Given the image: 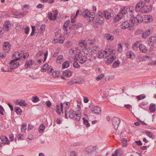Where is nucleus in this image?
<instances>
[{
	"label": "nucleus",
	"instance_id": "nucleus-1",
	"mask_svg": "<svg viewBox=\"0 0 156 156\" xmlns=\"http://www.w3.org/2000/svg\"><path fill=\"white\" fill-rule=\"evenodd\" d=\"M115 53V51L111 49H109L107 51H100L98 52V57L100 58H108L106 61V63L108 65L112 63L116 58Z\"/></svg>",
	"mask_w": 156,
	"mask_h": 156
},
{
	"label": "nucleus",
	"instance_id": "nucleus-2",
	"mask_svg": "<svg viewBox=\"0 0 156 156\" xmlns=\"http://www.w3.org/2000/svg\"><path fill=\"white\" fill-rule=\"evenodd\" d=\"M146 3L142 1L139 2L136 5V11L140 12L143 13H145L149 12L151 9L149 8V5H146Z\"/></svg>",
	"mask_w": 156,
	"mask_h": 156
},
{
	"label": "nucleus",
	"instance_id": "nucleus-3",
	"mask_svg": "<svg viewBox=\"0 0 156 156\" xmlns=\"http://www.w3.org/2000/svg\"><path fill=\"white\" fill-rule=\"evenodd\" d=\"M67 112V110H66L65 112V117L66 118L69 117L71 119H75L77 121L80 120L81 115L80 113H78L76 111L73 110H70L68 113Z\"/></svg>",
	"mask_w": 156,
	"mask_h": 156
},
{
	"label": "nucleus",
	"instance_id": "nucleus-4",
	"mask_svg": "<svg viewBox=\"0 0 156 156\" xmlns=\"http://www.w3.org/2000/svg\"><path fill=\"white\" fill-rule=\"evenodd\" d=\"M134 22L133 19L131 18L129 20H127L122 22L121 25V27L122 29L128 28L129 30H131L134 26Z\"/></svg>",
	"mask_w": 156,
	"mask_h": 156
},
{
	"label": "nucleus",
	"instance_id": "nucleus-5",
	"mask_svg": "<svg viewBox=\"0 0 156 156\" xmlns=\"http://www.w3.org/2000/svg\"><path fill=\"white\" fill-rule=\"evenodd\" d=\"M81 12L84 18L87 17L90 19L89 20V22H93L95 17L94 12H90V11L88 10H85L83 12Z\"/></svg>",
	"mask_w": 156,
	"mask_h": 156
},
{
	"label": "nucleus",
	"instance_id": "nucleus-6",
	"mask_svg": "<svg viewBox=\"0 0 156 156\" xmlns=\"http://www.w3.org/2000/svg\"><path fill=\"white\" fill-rule=\"evenodd\" d=\"M74 60L78 61L79 63L83 64L85 63L87 60L86 56L83 55L81 54H75L74 56Z\"/></svg>",
	"mask_w": 156,
	"mask_h": 156
},
{
	"label": "nucleus",
	"instance_id": "nucleus-7",
	"mask_svg": "<svg viewBox=\"0 0 156 156\" xmlns=\"http://www.w3.org/2000/svg\"><path fill=\"white\" fill-rule=\"evenodd\" d=\"M131 18L133 19L134 23H136L138 24L143 21V16L140 14H137L135 17L134 16H132Z\"/></svg>",
	"mask_w": 156,
	"mask_h": 156
},
{
	"label": "nucleus",
	"instance_id": "nucleus-8",
	"mask_svg": "<svg viewBox=\"0 0 156 156\" xmlns=\"http://www.w3.org/2000/svg\"><path fill=\"white\" fill-rule=\"evenodd\" d=\"M20 58V57L16 58L15 59L12 60L10 62V64L11 65L10 66V68H9L10 70H11L12 69H15L19 66V62H15L16 61L18 60Z\"/></svg>",
	"mask_w": 156,
	"mask_h": 156
},
{
	"label": "nucleus",
	"instance_id": "nucleus-9",
	"mask_svg": "<svg viewBox=\"0 0 156 156\" xmlns=\"http://www.w3.org/2000/svg\"><path fill=\"white\" fill-rule=\"evenodd\" d=\"M9 24V21L8 22H6L4 23L3 27H0V37H2V34L3 33L4 31H8Z\"/></svg>",
	"mask_w": 156,
	"mask_h": 156
},
{
	"label": "nucleus",
	"instance_id": "nucleus-10",
	"mask_svg": "<svg viewBox=\"0 0 156 156\" xmlns=\"http://www.w3.org/2000/svg\"><path fill=\"white\" fill-rule=\"evenodd\" d=\"M52 12L54 14L53 17H52L53 15L52 13L51 12L48 13V18L51 20H54L56 19L57 16L58 14V12L56 10L52 11Z\"/></svg>",
	"mask_w": 156,
	"mask_h": 156
},
{
	"label": "nucleus",
	"instance_id": "nucleus-11",
	"mask_svg": "<svg viewBox=\"0 0 156 156\" xmlns=\"http://www.w3.org/2000/svg\"><path fill=\"white\" fill-rule=\"evenodd\" d=\"M112 124L115 129L117 130L120 122L119 119L116 117H114L112 120Z\"/></svg>",
	"mask_w": 156,
	"mask_h": 156
},
{
	"label": "nucleus",
	"instance_id": "nucleus-12",
	"mask_svg": "<svg viewBox=\"0 0 156 156\" xmlns=\"http://www.w3.org/2000/svg\"><path fill=\"white\" fill-rule=\"evenodd\" d=\"M63 104L62 103H61L60 104L58 103H57L56 104V111L57 112L59 115H60L61 113V112L60 111V109H61V111L62 112V113H63Z\"/></svg>",
	"mask_w": 156,
	"mask_h": 156
},
{
	"label": "nucleus",
	"instance_id": "nucleus-13",
	"mask_svg": "<svg viewBox=\"0 0 156 156\" xmlns=\"http://www.w3.org/2000/svg\"><path fill=\"white\" fill-rule=\"evenodd\" d=\"M69 23L70 20H67L66 21L63 25V29L65 31L64 32L65 34H68L70 32V31L69 30H68V27L69 24Z\"/></svg>",
	"mask_w": 156,
	"mask_h": 156
},
{
	"label": "nucleus",
	"instance_id": "nucleus-14",
	"mask_svg": "<svg viewBox=\"0 0 156 156\" xmlns=\"http://www.w3.org/2000/svg\"><path fill=\"white\" fill-rule=\"evenodd\" d=\"M11 46L8 42H5L3 46V50L5 51L6 52H8L9 51Z\"/></svg>",
	"mask_w": 156,
	"mask_h": 156
},
{
	"label": "nucleus",
	"instance_id": "nucleus-15",
	"mask_svg": "<svg viewBox=\"0 0 156 156\" xmlns=\"http://www.w3.org/2000/svg\"><path fill=\"white\" fill-rule=\"evenodd\" d=\"M126 55L127 57L131 60L133 59L135 57V55L134 53L132 51H129L126 52Z\"/></svg>",
	"mask_w": 156,
	"mask_h": 156
},
{
	"label": "nucleus",
	"instance_id": "nucleus-16",
	"mask_svg": "<svg viewBox=\"0 0 156 156\" xmlns=\"http://www.w3.org/2000/svg\"><path fill=\"white\" fill-rule=\"evenodd\" d=\"M139 49L141 53H145L147 51V47L142 44L139 45Z\"/></svg>",
	"mask_w": 156,
	"mask_h": 156
},
{
	"label": "nucleus",
	"instance_id": "nucleus-17",
	"mask_svg": "<svg viewBox=\"0 0 156 156\" xmlns=\"http://www.w3.org/2000/svg\"><path fill=\"white\" fill-rule=\"evenodd\" d=\"M91 111L95 114H99L101 112V109L100 107L98 106H94L92 108Z\"/></svg>",
	"mask_w": 156,
	"mask_h": 156
},
{
	"label": "nucleus",
	"instance_id": "nucleus-18",
	"mask_svg": "<svg viewBox=\"0 0 156 156\" xmlns=\"http://www.w3.org/2000/svg\"><path fill=\"white\" fill-rule=\"evenodd\" d=\"M104 21V18L103 16H101V15L98 16L95 20V22L97 23H99L102 25L103 24Z\"/></svg>",
	"mask_w": 156,
	"mask_h": 156
},
{
	"label": "nucleus",
	"instance_id": "nucleus-19",
	"mask_svg": "<svg viewBox=\"0 0 156 156\" xmlns=\"http://www.w3.org/2000/svg\"><path fill=\"white\" fill-rule=\"evenodd\" d=\"M140 41H138L134 43L133 45L132 48L133 50L137 51L139 48V45L140 44Z\"/></svg>",
	"mask_w": 156,
	"mask_h": 156
},
{
	"label": "nucleus",
	"instance_id": "nucleus-20",
	"mask_svg": "<svg viewBox=\"0 0 156 156\" xmlns=\"http://www.w3.org/2000/svg\"><path fill=\"white\" fill-rule=\"evenodd\" d=\"M64 40L65 38L64 37L60 36L58 39H55L54 42L55 43L58 42L59 43L62 44L63 43Z\"/></svg>",
	"mask_w": 156,
	"mask_h": 156
},
{
	"label": "nucleus",
	"instance_id": "nucleus-21",
	"mask_svg": "<svg viewBox=\"0 0 156 156\" xmlns=\"http://www.w3.org/2000/svg\"><path fill=\"white\" fill-rule=\"evenodd\" d=\"M79 45L82 48H86L87 46L86 41L84 40H80L79 43Z\"/></svg>",
	"mask_w": 156,
	"mask_h": 156
},
{
	"label": "nucleus",
	"instance_id": "nucleus-22",
	"mask_svg": "<svg viewBox=\"0 0 156 156\" xmlns=\"http://www.w3.org/2000/svg\"><path fill=\"white\" fill-rule=\"evenodd\" d=\"M72 72L69 69H67L66 71L63 72V76L66 77L70 76L72 74Z\"/></svg>",
	"mask_w": 156,
	"mask_h": 156
},
{
	"label": "nucleus",
	"instance_id": "nucleus-23",
	"mask_svg": "<svg viewBox=\"0 0 156 156\" xmlns=\"http://www.w3.org/2000/svg\"><path fill=\"white\" fill-rule=\"evenodd\" d=\"M105 37L108 41H111L114 39V36L108 34H107L105 35Z\"/></svg>",
	"mask_w": 156,
	"mask_h": 156
},
{
	"label": "nucleus",
	"instance_id": "nucleus-24",
	"mask_svg": "<svg viewBox=\"0 0 156 156\" xmlns=\"http://www.w3.org/2000/svg\"><path fill=\"white\" fill-rule=\"evenodd\" d=\"M82 25L80 24H73L72 26H69V30H71L72 29H74L75 28L77 29L79 27H81Z\"/></svg>",
	"mask_w": 156,
	"mask_h": 156
},
{
	"label": "nucleus",
	"instance_id": "nucleus-25",
	"mask_svg": "<svg viewBox=\"0 0 156 156\" xmlns=\"http://www.w3.org/2000/svg\"><path fill=\"white\" fill-rule=\"evenodd\" d=\"M151 33V32L150 30H146L142 34V37L143 38H146Z\"/></svg>",
	"mask_w": 156,
	"mask_h": 156
},
{
	"label": "nucleus",
	"instance_id": "nucleus-26",
	"mask_svg": "<svg viewBox=\"0 0 156 156\" xmlns=\"http://www.w3.org/2000/svg\"><path fill=\"white\" fill-rule=\"evenodd\" d=\"M64 60L63 56L62 55H59L58 56L56 60V62L58 63L61 64L62 62H63Z\"/></svg>",
	"mask_w": 156,
	"mask_h": 156
},
{
	"label": "nucleus",
	"instance_id": "nucleus-27",
	"mask_svg": "<svg viewBox=\"0 0 156 156\" xmlns=\"http://www.w3.org/2000/svg\"><path fill=\"white\" fill-rule=\"evenodd\" d=\"M121 144L123 147H126L127 145V140L125 138H123L121 139Z\"/></svg>",
	"mask_w": 156,
	"mask_h": 156
},
{
	"label": "nucleus",
	"instance_id": "nucleus-28",
	"mask_svg": "<svg viewBox=\"0 0 156 156\" xmlns=\"http://www.w3.org/2000/svg\"><path fill=\"white\" fill-rule=\"evenodd\" d=\"M143 59L140 60V61H144L147 60L149 61H151L152 58L150 56L148 55H144L143 56Z\"/></svg>",
	"mask_w": 156,
	"mask_h": 156
},
{
	"label": "nucleus",
	"instance_id": "nucleus-29",
	"mask_svg": "<svg viewBox=\"0 0 156 156\" xmlns=\"http://www.w3.org/2000/svg\"><path fill=\"white\" fill-rule=\"evenodd\" d=\"M149 109L151 112H154L156 110L155 104H151L149 106Z\"/></svg>",
	"mask_w": 156,
	"mask_h": 156
},
{
	"label": "nucleus",
	"instance_id": "nucleus-30",
	"mask_svg": "<svg viewBox=\"0 0 156 156\" xmlns=\"http://www.w3.org/2000/svg\"><path fill=\"white\" fill-rule=\"evenodd\" d=\"M33 62H34L32 60H29L25 63V67L27 68L28 67H30L33 64Z\"/></svg>",
	"mask_w": 156,
	"mask_h": 156
},
{
	"label": "nucleus",
	"instance_id": "nucleus-31",
	"mask_svg": "<svg viewBox=\"0 0 156 156\" xmlns=\"http://www.w3.org/2000/svg\"><path fill=\"white\" fill-rule=\"evenodd\" d=\"M104 15L106 19H109L111 18V14L108 11H104Z\"/></svg>",
	"mask_w": 156,
	"mask_h": 156
},
{
	"label": "nucleus",
	"instance_id": "nucleus-32",
	"mask_svg": "<svg viewBox=\"0 0 156 156\" xmlns=\"http://www.w3.org/2000/svg\"><path fill=\"white\" fill-rule=\"evenodd\" d=\"M127 8L126 6L122 7L121 8L120 12L122 13L123 15L125 14L127 11Z\"/></svg>",
	"mask_w": 156,
	"mask_h": 156
},
{
	"label": "nucleus",
	"instance_id": "nucleus-33",
	"mask_svg": "<svg viewBox=\"0 0 156 156\" xmlns=\"http://www.w3.org/2000/svg\"><path fill=\"white\" fill-rule=\"evenodd\" d=\"M80 82L77 81L76 79L72 80L71 81L68 82L67 84L69 85H71L75 83H80Z\"/></svg>",
	"mask_w": 156,
	"mask_h": 156
},
{
	"label": "nucleus",
	"instance_id": "nucleus-34",
	"mask_svg": "<svg viewBox=\"0 0 156 156\" xmlns=\"http://www.w3.org/2000/svg\"><path fill=\"white\" fill-rule=\"evenodd\" d=\"M143 21L144 22H149L150 21V18H149V16H146L145 15H144V16L143 17Z\"/></svg>",
	"mask_w": 156,
	"mask_h": 156
},
{
	"label": "nucleus",
	"instance_id": "nucleus-35",
	"mask_svg": "<svg viewBox=\"0 0 156 156\" xmlns=\"http://www.w3.org/2000/svg\"><path fill=\"white\" fill-rule=\"evenodd\" d=\"M48 66V64L46 63L44 64L41 68V72H46Z\"/></svg>",
	"mask_w": 156,
	"mask_h": 156
},
{
	"label": "nucleus",
	"instance_id": "nucleus-36",
	"mask_svg": "<svg viewBox=\"0 0 156 156\" xmlns=\"http://www.w3.org/2000/svg\"><path fill=\"white\" fill-rule=\"evenodd\" d=\"M69 66V61H66L62 65V69L67 68Z\"/></svg>",
	"mask_w": 156,
	"mask_h": 156
},
{
	"label": "nucleus",
	"instance_id": "nucleus-37",
	"mask_svg": "<svg viewBox=\"0 0 156 156\" xmlns=\"http://www.w3.org/2000/svg\"><path fill=\"white\" fill-rule=\"evenodd\" d=\"M145 133L150 138H151L152 139H153L155 138V136L151 133L148 131H146L145 132Z\"/></svg>",
	"mask_w": 156,
	"mask_h": 156
},
{
	"label": "nucleus",
	"instance_id": "nucleus-38",
	"mask_svg": "<svg viewBox=\"0 0 156 156\" xmlns=\"http://www.w3.org/2000/svg\"><path fill=\"white\" fill-rule=\"evenodd\" d=\"M15 111L18 115H21L22 112V110L19 107H16L15 108Z\"/></svg>",
	"mask_w": 156,
	"mask_h": 156
},
{
	"label": "nucleus",
	"instance_id": "nucleus-39",
	"mask_svg": "<svg viewBox=\"0 0 156 156\" xmlns=\"http://www.w3.org/2000/svg\"><path fill=\"white\" fill-rule=\"evenodd\" d=\"M83 123L87 127H89L90 126V124L87 119H85L84 117H83Z\"/></svg>",
	"mask_w": 156,
	"mask_h": 156
},
{
	"label": "nucleus",
	"instance_id": "nucleus-40",
	"mask_svg": "<svg viewBox=\"0 0 156 156\" xmlns=\"http://www.w3.org/2000/svg\"><path fill=\"white\" fill-rule=\"evenodd\" d=\"M45 126L43 124L40 125L39 128V132L40 133H42L45 129Z\"/></svg>",
	"mask_w": 156,
	"mask_h": 156
},
{
	"label": "nucleus",
	"instance_id": "nucleus-41",
	"mask_svg": "<svg viewBox=\"0 0 156 156\" xmlns=\"http://www.w3.org/2000/svg\"><path fill=\"white\" fill-rule=\"evenodd\" d=\"M148 41L153 44L155 43H156V37H151L149 38Z\"/></svg>",
	"mask_w": 156,
	"mask_h": 156
},
{
	"label": "nucleus",
	"instance_id": "nucleus-42",
	"mask_svg": "<svg viewBox=\"0 0 156 156\" xmlns=\"http://www.w3.org/2000/svg\"><path fill=\"white\" fill-rule=\"evenodd\" d=\"M120 63V62L117 59V61L114 62L113 64V67L114 68H116L119 66Z\"/></svg>",
	"mask_w": 156,
	"mask_h": 156
},
{
	"label": "nucleus",
	"instance_id": "nucleus-43",
	"mask_svg": "<svg viewBox=\"0 0 156 156\" xmlns=\"http://www.w3.org/2000/svg\"><path fill=\"white\" fill-rule=\"evenodd\" d=\"M26 12L20 13L17 12L16 13V16L18 17L21 18L24 16L25 15H26Z\"/></svg>",
	"mask_w": 156,
	"mask_h": 156
},
{
	"label": "nucleus",
	"instance_id": "nucleus-44",
	"mask_svg": "<svg viewBox=\"0 0 156 156\" xmlns=\"http://www.w3.org/2000/svg\"><path fill=\"white\" fill-rule=\"evenodd\" d=\"M122 44L120 43L118 44L117 47V51L119 52H122Z\"/></svg>",
	"mask_w": 156,
	"mask_h": 156
},
{
	"label": "nucleus",
	"instance_id": "nucleus-45",
	"mask_svg": "<svg viewBox=\"0 0 156 156\" xmlns=\"http://www.w3.org/2000/svg\"><path fill=\"white\" fill-rule=\"evenodd\" d=\"M145 97L146 96L144 94L136 96L137 99L139 100L144 99Z\"/></svg>",
	"mask_w": 156,
	"mask_h": 156
},
{
	"label": "nucleus",
	"instance_id": "nucleus-46",
	"mask_svg": "<svg viewBox=\"0 0 156 156\" xmlns=\"http://www.w3.org/2000/svg\"><path fill=\"white\" fill-rule=\"evenodd\" d=\"M59 73L58 71H54L52 72V75L53 77H58L59 75Z\"/></svg>",
	"mask_w": 156,
	"mask_h": 156
},
{
	"label": "nucleus",
	"instance_id": "nucleus-47",
	"mask_svg": "<svg viewBox=\"0 0 156 156\" xmlns=\"http://www.w3.org/2000/svg\"><path fill=\"white\" fill-rule=\"evenodd\" d=\"M2 143L7 144H9L10 143V142L7 137H5V138H4V139L2 141Z\"/></svg>",
	"mask_w": 156,
	"mask_h": 156
},
{
	"label": "nucleus",
	"instance_id": "nucleus-48",
	"mask_svg": "<svg viewBox=\"0 0 156 156\" xmlns=\"http://www.w3.org/2000/svg\"><path fill=\"white\" fill-rule=\"evenodd\" d=\"M75 60L73 63V66L75 68H79L80 67V65L78 64V62Z\"/></svg>",
	"mask_w": 156,
	"mask_h": 156
},
{
	"label": "nucleus",
	"instance_id": "nucleus-49",
	"mask_svg": "<svg viewBox=\"0 0 156 156\" xmlns=\"http://www.w3.org/2000/svg\"><path fill=\"white\" fill-rule=\"evenodd\" d=\"M104 76V74L101 73V74L97 76L96 78V79L98 81L100 80L103 78Z\"/></svg>",
	"mask_w": 156,
	"mask_h": 156
},
{
	"label": "nucleus",
	"instance_id": "nucleus-50",
	"mask_svg": "<svg viewBox=\"0 0 156 156\" xmlns=\"http://www.w3.org/2000/svg\"><path fill=\"white\" fill-rule=\"evenodd\" d=\"M32 100L33 102L35 103L39 101V99L37 96H34L33 97Z\"/></svg>",
	"mask_w": 156,
	"mask_h": 156
},
{
	"label": "nucleus",
	"instance_id": "nucleus-51",
	"mask_svg": "<svg viewBox=\"0 0 156 156\" xmlns=\"http://www.w3.org/2000/svg\"><path fill=\"white\" fill-rule=\"evenodd\" d=\"M21 131L24 132L26 130V125L24 123H23L21 126Z\"/></svg>",
	"mask_w": 156,
	"mask_h": 156
},
{
	"label": "nucleus",
	"instance_id": "nucleus-52",
	"mask_svg": "<svg viewBox=\"0 0 156 156\" xmlns=\"http://www.w3.org/2000/svg\"><path fill=\"white\" fill-rule=\"evenodd\" d=\"M19 105L21 106H25L26 105V104L24 101L21 100L19 103Z\"/></svg>",
	"mask_w": 156,
	"mask_h": 156
},
{
	"label": "nucleus",
	"instance_id": "nucleus-53",
	"mask_svg": "<svg viewBox=\"0 0 156 156\" xmlns=\"http://www.w3.org/2000/svg\"><path fill=\"white\" fill-rule=\"evenodd\" d=\"M61 30L60 29H56L55 30V35L56 37H58V35L61 33Z\"/></svg>",
	"mask_w": 156,
	"mask_h": 156
},
{
	"label": "nucleus",
	"instance_id": "nucleus-54",
	"mask_svg": "<svg viewBox=\"0 0 156 156\" xmlns=\"http://www.w3.org/2000/svg\"><path fill=\"white\" fill-rule=\"evenodd\" d=\"M17 55L19 56L20 57H22L23 56L22 54H21L18 52H16L13 54V56H15V58H16V56Z\"/></svg>",
	"mask_w": 156,
	"mask_h": 156
},
{
	"label": "nucleus",
	"instance_id": "nucleus-55",
	"mask_svg": "<svg viewBox=\"0 0 156 156\" xmlns=\"http://www.w3.org/2000/svg\"><path fill=\"white\" fill-rule=\"evenodd\" d=\"M5 110L3 107L2 105H0V113L2 115H4V113L3 112Z\"/></svg>",
	"mask_w": 156,
	"mask_h": 156
},
{
	"label": "nucleus",
	"instance_id": "nucleus-56",
	"mask_svg": "<svg viewBox=\"0 0 156 156\" xmlns=\"http://www.w3.org/2000/svg\"><path fill=\"white\" fill-rule=\"evenodd\" d=\"M92 148L91 147H88L86 148V151L87 152H91L93 151Z\"/></svg>",
	"mask_w": 156,
	"mask_h": 156
},
{
	"label": "nucleus",
	"instance_id": "nucleus-57",
	"mask_svg": "<svg viewBox=\"0 0 156 156\" xmlns=\"http://www.w3.org/2000/svg\"><path fill=\"white\" fill-rule=\"evenodd\" d=\"M33 138V136L32 135L28 136L27 137V139H28V140H27V141L31 142L32 141Z\"/></svg>",
	"mask_w": 156,
	"mask_h": 156
},
{
	"label": "nucleus",
	"instance_id": "nucleus-58",
	"mask_svg": "<svg viewBox=\"0 0 156 156\" xmlns=\"http://www.w3.org/2000/svg\"><path fill=\"white\" fill-rule=\"evenodd\" d=\"M1 71L3 72H11V70H10L9 68L8 69H5L3 68H1Z\"/></svg>",
	"mask_w": 156,
	"mask_h": 156
},
{
	"label": "nucleus",
	"instance_id": "nucleus-59",
	"mask_svg": "<svg viewBox=\"0 0 156 156\" xmlns=\"http://www.w3.org/2000/svg\"><path fill=\"white\" fill-rule=\"evenodd\" d=\"M45 28V25L44 24L42 25L41 26V32L40 33L43 32Z\"/></svg>",
	"mask_w": 156,
	"mask_h": 156
},
{
	"label": "nucleus",
	"instance_id": "nucleus-60",
	"mask_svg": "<svg viewBox=\"0 0 156 156\" xmlns=\"http://www.w3.org/2000/svg\"><path fill=\"white\" fill-rule=\"evenodd\" d=\"M70 156H77V154L75 151H71L70 153Z\"/></svg>",
	"mask_w": 156,
	"mask_h": 156
},
{
	"label": "nucleus",
	"instance_id": "nucleus-61",
	"mask_svg": "<svg viewBox=\"0 0 156 156\" xmlns=\"http://www.w3.org/2000/svg\"><path fill=\"white\" fill-rule=\"evenodd\" d=\"M118 152L121 153L122 154L123 153V152L120 149H119V150H116L115 151V154H116V155H117Z\"/></svg>",
	"mask_w": 156,
	"mask_h": 156
},
{
	"label": "nucleus",
	"instance_id": "nucleus-62",
	"mask_svg": "<svg viewBox=\"0 0 156 156\" xmlns=\"http://www.w3.org/2000/svg\"><path fill=\"white\" fill-rule=\"evenodd\" d=\"M35 26H32V31L30 35L32 36L34 34L35 32Z\"/></svg>",
	"mask_w": 156,
	"mask_h": 156
},
{
	"label": "nucleus",
	"instance_id": "nucleus-63",
	"mask_svg": "<svg viewBox=\"0 0 156 156\" xmlns=\"http://www.w3.org/2000/svg\"><path fill=\"white\" fill-rule=\"evenodd\" d=\"M30 30V28L29 27H26L25 29H24V31L25 33L27 34H29V32Z\"/></svg>",
	"mask_w": 156,
	"mask_h": 156
},
{
	"label": "nucleus",
	"instance_id": "nucleus-64",
	"mask_svg": "<svg viewBox=\"0 0 156 156\" xmlns=\"http://www.w3.org/2000/svg\"><path fill=\"white\" fill-rule=\"evenodd\" d=\"M53 69V68L51 66H50L48 67V69H47V71L48 73H51L52 72V70Z\"/></svg>",
	"mask_w": 156,
	"mask_h": 156
}]
</instances>
